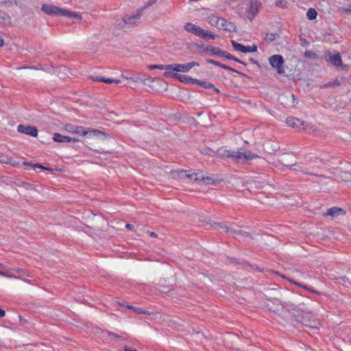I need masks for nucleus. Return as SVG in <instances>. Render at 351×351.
I'll list each match as a JSON object with an SVG mask.
<instances>
[{
    "instance_id": "40",
    "label": "nucleus",
    "mask_w": 351,
    "mask_h": 351,
    "mask_svg": "<svg viewBox=\"0 0 351 351\" xmlns=\"http://www.w3.org/2000/svg\"><path fill=\"white\" fill-rule=\"evenodd\" d=\"M158 82L160 83V84H164V88H166V84L164 81L161 80H159Z\"/></svg>"
},
{
    "instance_id": "7",
    "label": "nucleus",
    "mask_w": 351,
    "mask_h": 351,
    "mask_svg": "<svg viewBox=\"0 0 351 351\" xmlns=\"http://www.w3.org/2000/svg\"><path fill=\"white\" fill-rule=\"evenodd\" d=\"M61 130L70 134H77L82 136H84L86 134V132H84V128L82 126L73 125L72 123H66L63 125Z\"/></svg>"
},
{
    "instance_id": "11",
    "label": "nucleus",
    "mask_w": 351,
    "mask_h": 351,
    "mask_svg": "<svg viewBox=\"0 0 351 351\" xmlns=\"http://www.w3.org/2000/svg\"><path fill=\"white\" fill-rule=\"evenodd\" d=\"M325 60L327 62L333 64L334 66L339 67L341 65L342 61L339 53H331L328 52L325 56Z\"/></svg>"
},
{
    "instance_id": "32",
    "label": "nucleus",
    "mask_w": 351,
    "mask_h": 351,
    "mask_svg": "<svg viewBox=\"0 0 351 351\" xmlns=\"http://www.w3.org/2000/svg\"><path fill=\"white\" fill-rule=\"evenodd\" d=\"M186 176L191 179H194L195 180H199L202 179V178H200L199 173H192V174H188V175H186Z\"/></svg>"
},
{
    "instance_id": "22",
    "label": "nucleus",
    "mask_w": 351,
    "mask_h": 351,
    "mask_svg": "<svg viewBox=\"0 0 351 351\" xmlns=\"http://www.w3.org/2000/svg\"><path fill=\"white\" fill-rule=\"evenodd\" d=\"M170 64L165 65V64H152L149 65L148 68L149 69H160V70H165V71H169L170 72Z\"/></svg>"
},
{
    "instance_id": "10",
    "label": "nucleus",
    "mask_w": 351,
    "mask_h": 351,
    "mask_svg": "<svg viewBox=\"0 0 351 351\" xmlns=\"http://www.w3.org/2000/svg\"><path fill=\"white\" fill-rule=\"evenodd\" d=\"M164 76L174 79L179 80L180 82L183 83H193L194 84V80L195 79H193L189 76L185 75H178L176 73L169 72V71H165L164 73Z\"/></svg>"
},
{
    "instance_id": "38",
    "label": "nucleus",
    "mask_w": 351,
    "mask_h": 351,
    "mask_svg": "<svg viewBox=\"0 0 351 351\" xmlns=\"http://www.w3.org/2000/svg\"><path fill=\"white\" fill-rule=\"evenodd\" d=\"M4 45V40L0 36V47L3 46Z\"/></svg>"
},
{
    "instance_id": "42",
    "label": "nucleus",
    "mask_w": 351,
    "mask_h": 351,
    "mask_svg": "<svg viewBox=\"0 0 351 351\" xmlns=\"http://www.w3.org/2000/svg\"><path fill=\"white\" fill-rule=\"evenodd\" d=\"M150 236L152 237H156V234L154 233V232H150Z\"/></svg>"
},
{
    "instance_id": "3",
    "label": "nucleus",
    "mask_w": 351,
    "mask_h": 351,
    "mask_svg": "<svg viewBox=\"0 0 351 351\" xmlns=\"http://www.w3.org/2000/svg\"><path fill=\"white\" fill-rule=\"evenodd\" d=\"M218 154L221 157H228L232 158L234 161L239 162L241 160H252L254 158H259L260 156L257 154H254L250 151L244 152H231L221 149L219 150Z\"/></svg>"
},
{
    "instance_id": "16",
    "label": "nucleus",
    "mask_w": 351,
    "mask_h": 351,
    "mask_svg": "<svg viewBox=\"0 0 351 351\" xmlns=\"http://www.w3.org/2000/svg\"><path fill=\"white\" fill-rule=\"evenodd\" d=\"M12 23L10 16L4 11L0 10V25H10Z\"/></svg>"
},
{
    "instance_id": "8",
    "label": "nucleus",
    "mask_w": 351,
    "mask_h": 351,
    "mask_svg": "<svg viewBox=\"0 0 351 351\" xmlns=\"http://www.w3.org/2000/svg\"><path fill=\"white\" fill-rule=\"evenodd\" d=\"M139 19H140V14L138 13L133 14L132 15L127 16L124 17V19L121 23H123V25H121V24H118L117 25L119 26V28L123 29L127 25L131 26V25H135L136 23L138 22Z\"/></svg>"
},
{
    "instance_id": "14",
    "label": "nucleus",
    "mask_w": 351,
    "mask_h": 351,
    "mask_svg": "<svg viewBox=\"0 0 351 351\" xmlns=\"http://www.w3.org/2000/svg\"><path fill=\"white\" fill-rule=\"evenodd\" d=\"M286 123L293 128H300L303 125V122L301 120L292 117L287 118Z\"/></svg>"
},
{
    "instance_id": "46",
    "label": "nucleus",
    "mask_w": 351,
    "mask_h": 351,
    "mask_svg": "<svg viewBox=\"0 0 351 351\" xmlns=\"http://www.w3.org/2000/svg\"><path fill=\"white\" fill-rule=\"evenodd\" d=\"M197 0H189L190 2L196 1Z\"/></svg>"
},
{
    "instance_id": "24",
    "label": "nucleus",
    "mask_w": 351,
    "mask_h": 351,
    "mask_svg": "<svg viewBox=\"0 0 351 351\" xmlns=\"http://www.w3.org/2000/svg\"><path fill=\"white\" fill-rule=\"evenodd\" d=\"M317 16V11L314 8H309L306 12V17L309 20L315 19Z\"/></svg>"
},
{
    "instance_id": "45",
    "label": "nucleus",
    "mask_w": 351,
    "mask_h": 351,
    "mask_svg": "<svg viewBox=\"0 0 351 351\" xmlns=\"http://www.w3.org/2000/svg\"><path fill=\"white\" fill-rule=\"evenodd\" d=\"M125 351H136V350H130V349H125Z\"/></svg>"
},
{
    "instance_id": "33",
    "label": "nucleus",
    "mask_w": 351,
    "mask_h": 351,
    "mask_svg": "<svg viewBox=\"0 0 351 351\" xmlns=\"http://www.w3.org/2000/svg\"><path fill=\"white\" fill-rule=\"evenodd\" d=\"M210 51L213 52L215 55L221 56V53H223V51H221L219 48L212 47L210 49Z\"/></svg>"
},
{
    "instance_id": "2",
    "label": "nucleus",
    "mask_w": 351,
    "mask_h": 351,
    "mask_svg": "<svg viewBox=\"0 0 351 351\" xmlns=\"http://www.w3.org/2000/svg\"><path fill=\"white\" fill-rule=\"evenodd\" d=\"M261 3L258 0H250L247 3L242 4L237 8V13L242 17L252 21L258 14Z\"/></svg>"
},
{
    "instance_id": "35",
    "label": "nucleus",
    "mask_w": 351,
    "mask_h": 351,
    "mask_svg": "<svg viewBox=\"0 0 351 351\" xmlns=\"http://www.w3.org/2000/svg\"><path fill=\"white\" fill-rule=\"evenodd\" d=\"M34 167H38V168H40V169H43L49 170V169H47V167H43V165H39V164H34Z\"/></svg>"
},
{
    "instance_id": "6",
    "label": "nucleus",
    "mask_w": 351,
    "mask_h": 351,
    "mask_svg": "<svg viewBox=\"0 0 351 351\" xmlns=\"http://www.w3.org/2000/svg\"><path fill=\"white\" fill-rule=\"evenodd\" d=\"M197 62H190L186 64H170V72L187 73L194 66H198Z\"/></svg>"
},
{
    "instance_id": "26",
    "label": "nucleus",
    "mask_w": 351,
    "mask_h": 351,
    "mask_svg": "<svg viewBox=\"0 0 351 351\" xmlns=\"http://www.w3.org/2000/svg\"><path fill=\"white\" fill-rule=\"evenodd\" d=\"M221 56L228 59V60H234L237 62H239V63H242V62L241 60H239V59L234 58L232 55H231L230 53L228 52H226V51H223V53H221Z\"/></svg>"
},
{
    "instance_id": "1",
    "label": "nucleus",
    "mask_w": 351,
    "mask_h": 351,
    "mask_svg": "<svg viewBox=\"0 0 351 351\" xmlns=\"http://www.w3.org/2000/svg\"><path fill=\"white\" fill-rule=\"evenodd\" d=\"M41 10L46 14L56 16H66L81 19L80 14L77 12L69 11L66 9L58 7L53 4H43Z\"/></svg>"
},
{
    "instance_id": "31",
    "label": "nucleus",
    "mask_w": 351,
    "mask_h": 351,
    "mask_svg": "<svg viewBox=\"0 0 351 351\" xmlns=\"http://www.w3.org/2000/svg\"><path fill=\"white\" fill-rule=\"evenodd\" d=\"M256 51H257V46L255 45H253L252 46L246 47L245 53H251V52H256Z\"/></svg>"
},
{
    "instance_id": "23",
    "label": "nucleus",
    "mask_w": 351,
    "mask_h": 351,
    "mask_svg": "<svg viewBox=\"0 0 351 351\" xmlns=\"http://www.w3.org/2000/svg\"><path fill=\"white\" fill-rule=\"evenodd\" d=\"M84 132L86 133L84 136H96L102 134L100 131L97 130L85 129L84 128Z\"/></svg>"
},
{
    "instance_id": "13",
    "label": "nucleus",
    "mask_w": 351,
    "mask_h": 351,
    "mask_svg": "<svg viewBox=\"0 0 351 351\" xmlns=\"http://www.w3.org/2000/svg\"><path fill=\"white\" fill-rule=\"evenodd\" d=\"M53 140L57 143H77L79 140L76 138H72L68 136L62 135L60 133L53 134Z\"/></svg>"
},
{
    "instance_id": "44",
    "label": "nucleus",
    "mask_w": 351,
    "mask_h": 351,
    "mask_svg": "<svg viewBox=\"0 0 351 351\" xmlns=\"http://www.w3.org/2000/svg\"><path fill=\"white\" fill-rule=\"evenodd\" d=\"M291 97L293 98V100L295 99V97L294 95H291Z\"/></svg>"
},
{
    "instance_id": "39",
    "label": "nucleus",
    "mask_w": 351,
    "mask_h": 351,
    "mask_svg": "<svg viewBox=\"0 0 351 351\" xmlns=\"http://www.w3.org/2000/svg\"><path fill=\"white\" fill-rule=\"evenodd\" d=\"M311 53L310 51L305 52V56L306 57H311Z\"/></svg>"
},
{
    "instance_id": "28",
    "label": "nucleus",
    "mask_w": 351,
    "mask_h": 351,
    "mask_svg": "<svg viewBox=\"0 0 351 351\" xmlns=\"http://www.w3.org/2000/svg\"><path fill=\"white\" fill-rule=\"evenodd\" d=\"M94 81H98V82H104L106 83H112L113 79L112 78H106L103 77H96L93 79Z\"/></svg>"
},
{
    "instance_id": "27",
    "label": "nucleus",
    "mask_w": 351,
    "mask_h": 351,
    "mask_svg": "<svg viewBox=\"0 0 351 351\" xmlns=\"http://www.w3.org/2000/svg\"><path fill=\"white\" fill-rule=\"evenodd\" d=\"M127 308L129 309L133 310L134 312H136L138 314H145L146 313V311H145L144 309H143L141 308H137V307H135V306H133L131 305H127Z\"/></svg>"
},
{
    "instance_id": "19",
    "label": "nucleus",
    "mask_w": 351,
    "mask_h": 351,
    "mask_svg": "<svg viewBox=\"0 0 351 351\" xmlns=\"http://www.w3.org/2000/svg\"><path fill=\"white\" fill-rule=\"evenodd\" d=\"M18 5V0H0V7L10 8Z\"/></svg>"
},
{
    "instance_id": "29",
    "label": "nucleus",
    "mask_w": 351,
    "mask_h": 351,
    "mask_svg": "<svg viewBox=\"0 0 351 351\" xmlns=\"http://www.w3.org/2000/svg\"><path fill=\"white\" fill-rule=\"evenodd\" d=\"M221 228L226 232H230L233 234H241V231H234L232 230L231 228L227 227L226 226H221Z\"/></svg>"
},
{
    "instance_id": "30",
    "label": "nucleus",
    "mask_w": 351,
    "mask_h": 351,
    "mask_svg": "<svg viewBox=\"0 0 351 351\" xmlns=\"http://www.w3.org/2000/svg\"><path fill=\"white\" fill-rule=\"evenodd\" d=\"M305 324L312 328H318L319 326V322H318L316 320H313V321L311 322L310 324Z\"/></svg>"
},
{
    "instance_id": "21",
    "label": "nucleus",
    "mask_w": 351,
    "mask_h": 351,
    "mask_svg": "<svg viewBox=\"0 0 351 351\" xmlns=\"http://www.w3.org/2000/svg\"><path fill=\"white\" fill-rule=\"evenodd\" d=\"M208 62L213 64V65H215V66H217L219 67H221L223 69H226V70H228V71H233V72H237L236 70L233 69L232 68L227 66V65H225V64H222L217 61H215L213 60H208Z\"/></svg>"
},
{
    "instance_id": "5",
    "label": "nucleus",
    "mask_w": 351,
    "mask_h": 351,
    "mask_svg": "<svg viewBox=\"0 0 351 351\" xmlns=\"http://www.w3.org/2000/svg\"><path fill=\"white\" fill-rule=\"evenodd\" d=\"M284 58L281 55H273L269 58V64L275 69H276L278 74H285V68L284 66Z\"/></svg>"
},
{
    "instance_id": "18",
    "label": "nucleus",
    "mask_w": 351,
    "mask_h": 351,
    "mask_svg": "<svg viewBox=\"0 0 351 351\" xmlns=\"http://www.w3.org/2000/svg\"><path fill=\"white\" fill-rule=\"evenodd\" d=\"M219 16H217L214 14H210L209 16H208L206 18V21L212 26L213 27H215L216 28L218 26V24H219Z\"/></svg>"
},
{
    "instance_id": "43",
    "label": "nucleus",
    "mask_w": 351,
    "mask_h": 351,
    "mask_svg": "<svg viewBox=\"0 0 351 351\" xmlns=\"http://www.w3.org/2000/svg\"><path fill=\"white\" fill-rule=\"evenodd\" d=\"M120 306H125L127 308V305H125L124 303H119Z\"/></svg>"
},
{
    "instance_id": "37",
    "label": "nucleus",
    "mask_w": 351,
    "mask_h": 351,
    "mask_svg": "<svg viewBox=\"0 0 351 351\" xmlns=\"http://www.w3.org/2000/svg\"><path fill=\"white\" fill-rule=\"evenodd\" d=\"M125 227L128 229V230H132L134 228V226L132 224H126L125 225Z\"/></svg>"
},
{
    "instance_id": "17",
    "label": "nucleus",
    "mask_w": 351,
    "mask_h": 351,
    "mask_svg": "<svg viewBox=\"0 0 351 351\" xmlns=\"http://www.w3.org/2000/svg\"><path fill=\"white\" fill-rule=\"evenodd\" d=\"M194 84H198L205 88H213L217 93L219 92V89L215 88L213 84L206 81H202L195 79L194 80Z\"/></svg>"
},
{
    "instance_id": "15",
    "label": "nucleus",
    "mask_w": 351,
    "mask_h": 351,
    "mask_svg": "<svg viewBox=\"0 0 351 351\" xmlns=\"http://www.w3.org/2000/svg\"><path fill=\"white\" fill-rule=\"evenodd\" d=\"M346 215V212L343 209L339 207H332L328 209L326 215L331 216L332 217H336L340 215Z\"/></svg>"
},
{
    "instance_id": "41",
    "label": "nucleus",
    "mask_w": 351,
    "mask_h": 351,
    "mask_svg": "<svg viewBox=\"0 0 351 351\" xmlns=\"http://www.w3.org/2000/svg\"><path fill=\"white\" fill-rule=\"evenodd\" d=\"M112 83L119 84V83H120V80L113 79Z\"/></svg>"
},
{
    "instance_id": "25",
    "label": "nucleus",
    "mask_w": 351,
    "mask_h": 351,
    "mask_svg": "<svg viewBox=\"0 0 351 351\" xmlns=\"http://www.w3.org/2000/svg\"><path fill=\"white\" fill-rule=\"evenodd\" d=\"M0 276L7 278H12L13 276L8 271H5V267L0 263Z\"/></svg>"
},
{
    "instance_id": "4",
    "label": "nucleus",
    "mask_w": 351,
    "mask_h": 351,
    "mask_svg": "<svg viewBox=\"0 0 351 351\" xmlns=\"http://www.w3.org/2000/svg\"><path fill=\"white\" fill-rule=\"evenodd\" d=\"M184 28L187 32L193 34L203 39H215L216 38V36L211 32L205 30L192 23H186Z\"/></svg>"
},
{
    "instance_id": "12",
    "label": "nucleus",
    "mask_w": 351,
    "mask_h": 351,
    "mask_svg": "<svg viewBox=\"0 0 351 351\" xmlns=\"http://www.w3.org/2000/svg\"><path fill=\"white\" fill-rule=\"evenodd\" d=\"M17 130L20 133L25 134L34 137H36L38 135L37 128L30 125H19Z\"/></svg>"
},
{
    "instance_id": "34",
    "label": "nucleus",
    "mask_w": 351,
    "mask_h": 351,
    "mask_svg": "<svg viewBox=\"0 0 351 351\" xmlns=\"http://www.w3.org/2000/svg\"><path fill=\"white\" fill-rule=\"evenodd\" d=\"M342 12L347 14H351V4L348 5L347 7L343 8Z\"/></svg>"
},
{
    "instance_id": "20",
    "label": "nucleus",
    "mask_w": 351,
    "mask_h": 351,
    "mask_svg": "<svg viewBox=\"0 0 351 351\" xmlns=\"http://www.w3.org/2000/svg\"><path fill=\"white\" fill-rule=\"evenodd\" d=\"M231 43L234 50L245 53L246 46H244L233 40H231Z\"/></svg>"
},
{
    "instance_id": "9",
    "label": "nucleus",
    "mask_w": 351,
    "mask_h": 351,
    "mask_svg": "<svg viewBox=\"0 0 351 351\" xmlns=\"http://www.w3.org/2000/svg\"><path fill=\"white\" fill-rule=\"evenodd\" d=\"M219 21V24L217 27V29L230 32H236L237 27L233 23L228 21L222 17H220Z\"/></svg>"
},
{
    "instance_id": "36",
    "label": "nucleus",
    "mask_w": 351,
    "mask_h": 351,
    "mask_svg": "<svg viewBox=\"0 0 351 351\" xmlns=\"http://www.w3.org/2000/svg\"><path fill=\"white\" fill-rule=\"evenodd\" d=\"M5 315V312L4 310L0 308V317H3Z\"/></svg>"
}]
</instances>
